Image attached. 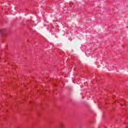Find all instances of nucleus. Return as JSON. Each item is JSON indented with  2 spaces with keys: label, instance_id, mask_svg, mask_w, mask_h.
Segmentation results:
<instances>
[{
  "label": "nucleus",
  "instance_id": "nucleus-2",
  "mask_svg": "<svg viewBox=\"0 0 128 128\" xmlns=\"http://www.w3.org/2000/svg\"><path fill=\"white\" fill-rule=\"evenodd\" d=\"M0 32H2V30H0Z\"/></svg>",
  "mask_w": 128,
  "mask_h": 128
},
{
  "label": "nucleus",
  "instance_id": "nucleus-1",
  "mask_svg": "<svg viewBox=\"0 0 128 128\" xmlns=\"http://www.w3.org/2000/svg\"><path fill=\"white\" fill-rule=\"evenodd\" d=\"M59 126L60 128H64V122H60L59 124Z\"/></svg>",
  "mask_w": 128,
  "mask_h": 128
}]
</instances>
